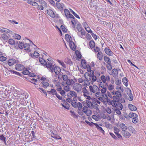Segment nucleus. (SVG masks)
Returning <instances> with one entry per match:
<instances>
[{"instance_id": "47", "label": "nucleus", "mask_w": 146, "mask_h": 146, "mask_svg": "<svg viewBox=\"0 0 146 146\" xmlns=\"http://www.w3.org/2000/svg\"><path fill=\"white\" fill-rule=\"evenodd\" d=\"M121 93H122V92H119V91H116L115 92V96L120 98L122 96V95L121 94Z\"/></svg>"}, {"instance_id": "19", "label": "nucleus", "mask_w": 146, "mask_h": 146, "mask_svg": "<svg viewBox=\"0 0 146 146\" xmlns=\"http://www.w3.org/2000/svg\"><path fill=\"white\" fill-rule=\"evenodd\" d=\"M17 60H16L14 59H10L8 62L9 66H12L17 62Z\"/></svg>"}, {"instance_id": "40", "label": "nucleus", "mask_w": 146, "mask_h": 146, "mask_svg": "<svg viewBox=\"0 0 146 146\" xmlns=\"http://www.w3.org/2000/svg\"><path fill=\"white\" fill-rule=\"evenodd\" d=\"M100 87L102 88L101 90H99V91H101V93L102 94H105V93L106 92L107 90V88L106 87H104V86H100Z\"/></svg>"}, {"instance_id": "36", "label": "nucleus", "mask_w": 146, "mask_h": 146, "mask_svg": "<svg viewBox=\"0 0 146 146\" xmlns=\"http://www.w3.org/2000/svg\"><path fill=\"white\" fill-rule=\"evenodd\" d=\"M106 86H107L108 89L109 90H111L114 89V86L112 85L111 84L108 85L107 83L106 84Z\"/></svg>"}, {"instance_id": "38", "label": "nucleus", "mask_w": 146, "mask_h": 146, "mask_svg": "<svg viewBox=\"0 0 146 146\" xmlns=\"http://www.w3.org/2000/svg\"><path fill=\"white\" fill-rule=\"evenodd\" d=\"M39 55V53L36 52H34L33 53V54H31V56L33 58H37L38 57Z\"/></svg>"}, {"instance_id": "16", "label": "nucleus", "mask_w": 146, "mask_h": 146, "mask_svg": "<svg viewBox=\"0 0 146 146\" xmlns=\"http://www.w3.org/2000/svg\"><path fill=\"white\" fill-rule=\"evenodd\" d=\"M104 51L106 54L110 56H112L113 55V52L108 48H105Z\"/></svg>"}, {"instance_id": "7", "label": "nucleus", "mask_w": 146, "mask_h": 146, "mask_svg": "<svg viewBox=\"0 0 146 146\" xmlns=\"http://www.w3.org/2000/svg\"><path fill=\"white\" fill-rule=\"evenodd\" d=\"M54 63V61L51 59H48L46 60V63L45 64L46 67L47 68L49 69L50 70L53 67V64Z\"/></svg>"}, {"instance_id": "50", "label": "nucleus", "mask_w": 146, "mask_h": 146, "mask_svg": "<svg viewBox=\"0 0 146 146\" xmlns=\"http://www.w3.org/2000/svg\"><path fill=\"white\" fill-rule=\"evenodd\" d=\"M129 100L130 101H132L133 100V96L131 92V91L130 90H129Z\"/></svg>"}, {"instance_id": "46", "label": "nucleus", "mask_w": 146, "mask_h": 146, "mask_svg": "<svg viewBox=\"0 0 146 146\" xmlns=\"http://www.w3.org/2000/svg\"><path fill=\"white\" fill-rule=\"evenodd\" d=\"M81 63L83 68L84 69H86L87 67V65H86L85 61L83 60H82Z\"/></svg>"}, {"instance_id": "6", "label": "nucleus", "mask_w": 146, "mask_h": 146, "mask_svg": "<svg viewBox=\"0 0 146 146\" xmlns=\"http://www.w3.org/2000/svg\"><path fill=\"white\" fill-rule=\"evenodd\" d=\"M90 91L92 93H95L97 91H99V89L98 87L96 85L90 86H89Z\"/></svg>"}, {"instance_id": "56", "label": "nucleus", "mask_w": 146, "mask_h": 146, "mask_svg": "<svg viewBox=\"0 0 146 146\" xmlns=\"http://www.w3.org/2000/svg\"><path fill=\"white\" fill-rule=\"evenodd\" d=\"M76 29L78 31V32H80L81 30H82L83 29L82 28V26L80 25H77L76 27Z\"/></svg>"}, {"instance_id": "45", "label": "nucleus", "mask_w": 146, "mask_h": 146, "mask_svg": "<svg viewBox=\"0 0 146 146\" xmlns=\"http://www.w3.org/2000/svg\"><path fill=\"white\" fill-rule=\"evenodd\" d=\"M89 46L91 48H94L95 46V43L93 40H91L89 42Z\"/></svg>"}, {"instance_id": "59", "label": "nucleus", "mask_w": 146, "mask_h": 146, "mask_svg": "<svg viewBox=\"0 0 146 146\" xmlns=\"http://www.w3.org/2000/svg\"><path fill=\"white\" fill-rule=\"evenodd\" d=\"M62 78L64 81L66 82L69 79L68 76L66 75H62Z\"/></svg>"}, {"instance_id": "23", "label": "nucleus", "mask_w": 146, "mask_h": 146, "mask_svg": "<svg viewBox=\"0 0 146 146\" xmlns=\"http://www.w3.org/2000/svg\"><path fill=\"white\" fill-rule=\"evenodd\" d=\"M121 133L123 136L126 138H129L131 136V134L125 130L122 131Z\"/></svg>"}, {"instance_id": "3", "label": "nucleus", "mask_w": 146, "mask_h": 146, "mask_svg": "<svg viewBox=\"0 0 146 146\" xmlns=\"http://www.w3.org/2000/svg\"><path fill=\"white\" fill-rule=\"evenodd\" d=\"M49 71L52 73L54 72L56 75H58L61 72V70L58 66H55L54 67V65H53V67L50 70H49Z\"/></svg>"}, {"instance_id": "20", "label": "nucleus", "mask_w": 146, "mask_h": 146, "mask_svg": "<svg viewBox=\"0 0 146 146\" xmlns=\"http://www.w3.org/2000/svg\"><path fill=\"white\" fill-rule=\"evenodd\" d=\"M27 3L28 4L33 6H38V4L37 3L33 1L30 0H27Z\"/></svg>"}, {"instance_id": "27", "label": "nucleus", "mask_w": 146, "mask_h": 146, "mask_svg": "<svg viewBox=\"0 0 146 146\" xmlns=\"http://www.w3.org/2000/svg\"><path fill=\"white\" fill-rule=\"evenodd\" d=\"M113 77L116 76L118 74V72L117 69H113L111 71ZM111 75V74H110Z\"/></svg>"}, {"instance_id": "63", "label": "nucleus", "mask_w": 146, "mask_h": 146, "mask_svg": "<svg viewBox=\"0 0 146 146\" xmlns=\"http://www.w3.org/2000/svg\"><path fill=\"white\" fill-rule=\"evenodd\" d=\"M24 49L26 50H28L30 48V46L29 44H25L24 45L23 47Z\"/></svg>"}, {"instance_id": "64", "label": "nucleus", "mask_w": 146, "mask_h": 146, "mask_svg": "<svg viewBox=\"0 0 146 146\" xmlns=\"http://www.w3.org/2000/svg\"><path fill=\"white\" fill-rule=\"evenodd\" d=\"M60 28L63 32L65 33L66 32L67 29L64 26L61 25L60 27Z\"/></svg>"}, {"instance_id": "37", "label": "nucleus", "mask_w": 146, "mask_h": 146, "mask_svg": "<svg viewBox=\"0 0 146 146\" xmlns=\"http://www.w3.org/2000/svg\"><path fill=\"white\" fill-rule=\"evenodd\" d=\"M47 92L49 94H52V95H56L57 94L56 90L54 89H51L50 91H47Z\"/></svg>"}, {"instance_id": "52", "label": "nucleus", "mask_w": 146, "mask_h": 146, "mask_svg": "<svg viewBox=\"0 0 146 146\" xmlns=\"http://www.w3.org/2000/svg\"><path fill=\"white\" fill-rule=\"evenodd\" d=\"M85 113L87 116H90L92 114V111L88 109Z\"/></svg>"}, {"instance_id": "13", "label": "nucleus", "mask_w": 146, "mask_h": 146, "mask_svg": "<svg viewBox=\"0 0 146 146\" xmlns=\"http://www.w3.org/2000/svg\"><path fill=\"white\" fill-rule=\"evenodd\" d=\"M3 33H7L8 35L13 33L10 30L5 28H3L0 30Z\"/></svg>"}, {"instance_id": "58", "label": "nucleus", "mask_w": 146, "mask_h": 146, "mask_svg": "<svg viewBox=\"0 0 146 146\" xmlns=\"http://www.w3.org/2000/svg\"><path fill=\"white\" fill-rule=\"evenodd\" d=\"M13 36L17 40H20L21 38V36L17 34H15Z\"/></svg>"}, {"instance_id": "33", "label": "nucleus", "mask_w": 146, "mask_h": 146, "mask_svg": "<svg viewBox=\"0 0 146 146\" xmlns=\"http://www.w3.org/2000/svg\"><path fill=\"white\" fill-rule=\"evenodd\" d=\"M122 82L123 84L126 86H127L128 83L127 79V78L125 77L122 79Z\"/></svg>"}, {"instance_id": "61", "label": "nucleus", "mask_w": 146, "mask_h": 146, "mask_svg": "<svg viewBox=\"0 0 146 146\" xmlns=\"http://www.w3.org/2000/svg\"><path fill=\"white\" fill-rule=\"evenodd\" d=\"M89 100H86V102L87 104V105L89 108H90V106L91 105L92 102L89 101Z\"/></svg>"}, {"instance_id": "34", "label": "nucleus", "mask_w": 146, "mask_h": 146, "mask_svg": "<svg viewBox=\"0 0 146 146\" xmlns=\"http://www.w3.org/2000/svg\"><path fill=\"white\" fill-rule=\"evenodd\" d=\"M120 127L122 129V131H125L127 129V127L125 126V125L123 123L120 124L119 125Z\"/></svg>"}, {"instance_id": "60", "label": "nucleus", "mask_w": 146, "mask_h": 146, "mask_svg": "<svg viewBox=\"0 0 146 146\" xmlns=\"http://www.w3.org/2000/svg\"><path fill=\"white\" fill-rule=\"evenodd\" d=\"M85 28L86 31L89 33H92V31L91 30L90 28L89 27H85Z\"/></svg>"}, {"instance_id": "53", "label": "nucleus", "mask_w": 146, "mask_h": 146, "mask_svg": "<svg viewBox=\"0 0 146 146\" xmlns=\"http://www.w3.org/2000/svg\"><path fill=\"white\" fill-rule=\"evenodd\" d=\"M57 61L64 68H65L66 67V65L64 63V62L60 60H58Z\"/></svg>"}, {"instance_id": "8", "label": "nucleus", "mask_w": 146, "mask_h": 146, "mask_svg": "<svg viewBox=\"0 0 146 146\" xmlns=\"http://www.w3.org/2000/svg\"><path fill=\"white\" fill-rule=\"evenodd\" d=\"M56 5L57 8L60 10L61 12L65 9L66 7L64 4L62 3H60L58 2L56 3Z\"/></svg>"}, {"instance_id": "12", "label": "nucleus", "mask_w": 146, "mask_h": 146, "mask_svg": "<svg viewBox=\"0 0 146 146\" xmlns=\"http://www.w3.org/2000/svg\"><path fill=\"white\" fill-rule=\"evenodd\" d=\"M85 34L86 31L84 29L82 30H81L80 32H77V34L78 36L81 38L83 39L85 38V37L84 36H85Z\"/></svg>"}, {"instance_id": "28", "label": "nucleus", "mask_w": 146, "mask_h": 146, "mask_svg": "<svg viewBox=\"0 0 146 146\" xmlns=\"http://www.w3.org/2000/svg\"><path fill=\"white\" fill-rule=\"evenodd\" d=\"M103 56V53L101 52H98L97 54V57L100 60H102Z\"/></svg>"}, {"instance_id": "24", "label": "nucleus", "mask_w": 146, "mask_h": 146, "mask_svg": "<svg viewBox=\"0 0 146 146\" xmlns=\"http://www.w3.org/2000/svg\"><path fill=\"white\" fill-rule=\"evenodd\" d=\"M94 124L100 131L103 134H104V131L101 127H100L99 125L96 123H94Z\"/></svg>"}, {"instance_id": "32", "label": "nucleus", "mask_w": 146, "mask_h": 146, "mask_svg": "<svg viewBox=\"0 0 146 146\" xmlns=\"http://www.w3.org/2000/svg\"><path fill=\"white\" fill-rule=\"evenodd\" d=\"M116 89L117 90V91H119L120 92H123L124 91L123 87L121 86L120 85L117 86L116 87Z\"/></svg>"}, {"instance_id": "62", "label": "nucleus", "mask_w": 146, "mask_h": 146, "mask_svg": "<svg viewBox=\"0 0 146 146\" xmlns=\"http://www.w3.org/2000/svg\"><path fill=\"white\" fill-rule=\"evenodd\" d=\"M106 67L108 70H111L112 68L111 63L107 64L106 65Z\"/></svg>"}, {"instance_id": "55", "label": "nucleus", "mask_w": 146, "mask_h": 146, "mask_svg": "<svg viewBox=\"0 0 146 146\" xmlns=\"http://www.w3.org/2000/svg\"><path fill=\"white\" fill-rule=\"evenodd\" d=\"M115 112L118 115H120L121 114V112L116 107H115L113 108Z\"/></svg>"}, {"instance_id": "10", "label": "nucleus", "mask_w": 146, "mask_h": 146, "mask_svg": "<svg viewBox=\"0 0 146 146\" xmlns=\"http://www.w3.org/2000/svg\"><path fill=\"white\" fill-rule=\"evenodd\" d=\"M48 15L52 18H54L55 17L56 12L50 9H48L47 11Z\"/></svg>"}, {"instance_id": "1", "label": "nucleus", "mask_w": 146, "mask_h": 146, "mask_svg": "<svg viewBox=\"0 0 146 146\" xmlns=\"http://www.w3.org/2000/svg\"><path fill=\"white\" fill-rule=\"evenodd\" d=\"M88 77L87 79L88 81L89 82L91 83V84H93L94 82H95L96 80L97 82H100V80L97 79V77L95 75H92V74L90 75H88ZM85 78L86 79V77Z\"/></svg>"}, {"instance_id": "21", "label": "nucleus", "mask_w": 146, "mask_h": 146, "mask_svg": "<svg viewBox=\"0 0 146 146\" xmlns=\"http://www.w3.org/2000/svg\"><path fill=\"white\" fill-rule=\"evenodd\" d=\"M4 71V74H5L6 76H7L10 75V73H13L12 71H13V70H10L9 68V69L7 68H5Z\"/></svg>"}, {"instance_id": "35", "label": "nucleus", "mask_w": 146, "mask_h": 146, "mask_svg": "<svg viewBox=\"0 0 146 146\" xmlns=\"http://www.w3.org/2000/svg\"><path fill=\"white\" fill-rule=\"evenodd\" d=\"M104 60L107 63V64L111 63V62L110 59L107 56H104Z\"/></svg>"}, {"instance_id": "48", "label": "nucleus", "mask_w": 146, "mask_h": 146, "mask_svg": "<svg viewBox=\"0 0 146 146\" xmlns=\"http://www.w3.org/2000/svg\"><path fill=\"white\" fill-rule=\"evenodd\" d=\"M115 83L116 85H117L118 86L119 85L121 84V80L118 78H115Z\"/></svg>"}, {"instance_id": "9", "label": "nucleus", "mask_w": 146, "mask_h": 146, "mask_svg": "<svg viewBox=\"0 0 146 146\" xmlns=\"http://www.w3.org/2000/svg\"><path fill=\"white\" fill-rule=\"evenodd\" d=\"M101 80L103 83H105L106 82H109L110 80V78L109 75H102L101 76Z\"/></svg>"}, {"instance_id": "22", "label": "nucleus", "mask_w": 146, "mask_h": 146, "mask_svg": "<svg viewBox=\"0 0 146 146\" xmlns=\"http://www.w3.org/2000/svg\"><path fill=\"white\" fill-rule=\"evenodd\" d=\"M114 129L115 134L117 135L118 138H122V136L121 135H120V134L118 133L119 131V129L116 127H114Z\"/></svg>"}, {"instance_id": "44", "label": "nucleus", "mask_w": 146, "mask_h": 146, "mask_svg": "<svg viewBox=\"0 0 146 146\" xmlns=\"http://www.w3.org/2000/svg\"><path fill=\"white\" fill-rule=\"evenodd\" d=\"M43 86H42L44 88H46L47 87L49 86V83L46 82L42 81V82Z\"/></svg>"}, {"instance_id": "54", "label": "nucleus", "mask_w": 146, "mask_h": 146, "mask_svg": "<svg viewBox=\"0 0 146 146\" xmlns=\"http://www.w3.org/2000/svg\"><path fill=\"white\" fill-rule=\"evenodd\" d=\"M8 42L9 44L11 45H13L15 44V40L11 38L9 39V40Z\"/></svg>"}, {"instance_id": "18", "label": "nucleus", "mask_w": 146, "mask_h": 146, "mask_svg": "<svg viewBox=\"0 0 146 146\" xmlns=\"http://www.w3.org/2000/svg\"><path fill=\"white\" fill-rule=\"evenodd\" d=\"M75 82L72 79H69L66 82L67 85L72 86L74 84Z\"/></svg>"}, {"instance_id": "25", "label": "nucleus", "mask_w": 146, "mask_h": 146, "mask_svg": "<svg viewBox=\"0 0 146 146\" xmlns=\"http://www.w3.org/2000/svg\"><path fill=\"white\" fill-rule=\"evenodd\" d=\"M69 46L71 49L74 50L76 48V46L74 42H71L69 43Z\"/></svg>"}, {"instance_id": "49", "label": "nucleus", "mask_w": 146, "mask_h": 146, "mask_svg": "<svg viewBox=\"0 0 146 146\" xmlns=\"http://www.w3.org/2000/svg\"><path fill=\"white\" fill-rule=\"evenodd\" d=\"M63 10L64 11L65 16L67 18L69 16V14H70V12L68 10L66 9H64Z\"/></svg>"}, {"instance_id": "31", "label": "nucleus", "mask_w": 146, "mask_h": 146, "mask_svg": "<svg viewBox=\"0 0 146 146\" xmlns=\"http://www.w3.org/2000/svg\"><path fill=\"white\" fill-rule=\"evenodd\" d=\"M20 92L18 90H16L14 93L13 95L15 97H17V99H19L20 98Z\"/></svg>"}, {"instance_id": "26", "label": "nucleus", "mask_w": 146, "mask_h": 146, "mask_svg": "<svg viewBox=\"0 0 146 146\" xmlns=\"http://www.w3.org/2000/svg\"><path fill=\"white\" fill-rule=\"evenodd\" d=\"M128 106L129 109L132 111H135L137 110V108L131 104H129Z\"/></svg>"}, {"instance_id": "11", "label": "nucleus", "mask_w": 146, "mask_h": 146, "mask_svg": "<svg viewBox=\"0 0 146 146\" xmlns=\"http://www.w3.org/2000/svg\"><path fill=\"white\" fill-rule=\"evenodd\" d=\"M68 94L70 96V98H73L72 99H77L76 98L77 97V95L75 91L72 90L70 91Z\"/></svg>"}, {"instance_id": "2", "label": "nucleus", "mask_w": 146, "mask_h": 146, "mask_svg": "<svg viewBox=\"0 0 146 146\" xmlns=\"http://www.w3.org/2000/svg\"><path fill=\"white\" fill-rule=\"evenodd\" d=\"M66 101L71 104L72 106L74 108H76L78 106L77 100V99H72L69 98L66 99Z\"/></svg>"}, {"instance_id": "43", "label": "nucleus", "mask_w": 146, "mask_h": 146, "mask_svg": "<svg viewBox=\"0 0 146 146\" xmlns=\"http://www.w3.org/2000/svg\"><path fill=\"white\" fill-rule=\"evenodd\" d=\"M78 106L77 107L78 108V110L77 111L78 113H79V112L80 110H81L82 108V104L80 102H78Z\"/></svg>"}, {"instance_id": "51", "label": "nucleus", "mask_w": 146, "mask_h": 146, "mask_svg": "<svg viewBox=\"0 0 146 146\" xmlns=\"http://www.w3.org/2000/svg\"><path fill=\"white\" fill-rule=\"evenodd\" d=\"M112 98L113 100V101L115 102H118L120 99V98L115 96H113Z\"/></svg>"}, {"instance_id": "14", "label": "nucleus", "mask_w": 146, "mask_h": 146, "mask_svg": "<svg viewBox=\"0 0 146 146\" xmlns=\"http://www.w3.org/2000/svg\"><path fill=\"white\" fill-rule=\"evenodd\" d=\"M88 107L87 106H84L82 108V110H80L78 113L80 115H84V113H85L86 112L88 109Z\"/></svg>"}, {"instance_id": "4", "label": "nucleus", "mask_w": 146, "mask_h": 146, "mask_svg": "<svg viewBox=\"0 0 146 146\" xmlns=\"http://www.w3.org/2000/svg\"><path fill=\"white\" fill-rule=\"evenodd\" d=\"M73 89L76 91L77 93L80 92L82 89V86L79 83H76L73 85Z\"/></svg>"}, {"instance_id": "39", "label": "nucleus", "mask_w": 146, "mask_h": 146, "mask_svg": "<svg viewBox=\"0 0 146 146\" xmlns=\"http://www.w3.org/2000/svg\"><path fill=\"white\" fill-rule=\"evenodd\" d=\"M16 43L18 44L19 47L21 49H22L24 46V44L22 42H20L19 41H17Z\"/></svg>"}, {"instance_id": "30", "label": "nucleus", "mask_w": 146, "mask_h": 146, "mask_svg": "<svg viewBox=\"0 0 146 146\" xmlns=\"http://www.w3.org/2000/svg\"><path fill=\"white\" fill-rule=\"evenodd\" d=\"M38 2L41 4V5L43 7H46L47 6V3L43 0H39Z\"/></svg>"}, {"instance_id": "17", "label": "nucleus", "mask_w": 146, "mask_h": 146, "mask_svg": "<svg viewBox=\"0 0 146 146\" xmlns=\"http://www.w3.org/2000/svg\"><path fill=\"white\" fill-rule=\"evenodd\" d=\"M15 68L17 70H21L24 69V66L20 64H17L16 65Z\"/></svg>"}, {"instance_id": "57", "label": "nucleus", "mask_w": 146, "mask_h": 146, "mask_svg": "<svg viewBox=\"0 0 146 146\" xmlns=\"http://www.w3.org/2000/svg\"><path fill=\"white\" fill-rule=\"evenodd\" d=\"M64 89L66 92H68L70 90V88L69 86L67 85L64 86Z\"/></svg>"}, {"instance_id": "5", "label": "nucleus", "mask_w": 146, "mask_h": 146, "mask_svg": "<svg viewBox=\"0 0 146 146\" xmlns=\"http://www.w3.org/2000/svg\"><path fill=\"white\" fill-rule=\"evenodd\" d=\"M82 92L83 93V96L85 98L87 99L90 100L91 99L90 96V94L89 91L87 90L85 87H84L82 88Z\"/></svg>"}, {"instance_id": "42", "label": "nucleus", "mask_w": 146, "mask_h": 146, "mask_svg": "<svg viewBox=\"0 0 146 146\" xmlns=\"http://www.w3.org/2000/svg\"><path fill=\"white\" fill-rule=\"evenodd\" d=\"M39 60L40 62L43 65H45L46 63V61L44 59L42 58H39Z\"/></svg>"}, {"instance_id": "41", "label": "nucleus", "mask_w": 146, "mask_h": 146, "mask_svg": "<svg viewBox=\"0 0 146 146\" xmlns=\"http://www.w3.org/2000/svg\"><path fill=\"white\" fill-rule=\"evenodd\" d=\"M64 61L66 63L68 64L70 66H71L73 65L72 62L71 60L68 59V58L66 59Z\"/></svg>"}, {"instance_id": "15", "label": "nucleus", "mask_w": 146, "mask_h": 146, "mask_svg": "<svg viewBox=\"0 0 146 146\" xmlns=\"http://www.w3.org/2000/svg\"><path fill=\"white\" fill-rule=\"evenodd\" d=\"M98 105L96 102H92L91 105L90 106L91 108H90V109H92L94 108L96 110H99V108L98 107Z\"/></svg>"}, {"instance_id": "29", "label": "nucleus", "mask_w": 146, "mask_h": 146, "mask_svg": "<svg viewBox=\"0 0 146 146\" xmlns=\"http://www.w3.org/2000/svg\"><path fill=\"white\" fill-rule=\"evenodd\" d=\"M128 115L130 117L132 118L133 119L137 117H138V115L132 112L130 113Z\"/></svg>"}]
</instances>
